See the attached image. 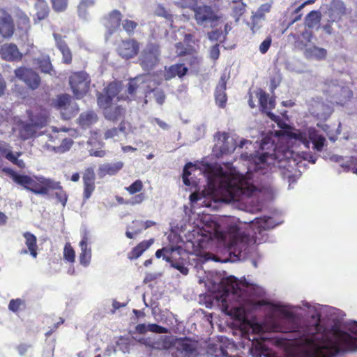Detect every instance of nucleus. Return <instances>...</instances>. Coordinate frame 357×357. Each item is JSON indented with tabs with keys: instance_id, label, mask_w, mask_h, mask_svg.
I'll return each instance as SVG.
<instances>
[{
	"instance_id": "1",
	"label": "nucleus",
	"mask_w": 357,
	"mask_h": 357,
	"mask_svg": "<svg viewBox=\"0 0 357 357\" xmlns=\"http://www.w3.org/2000/svg\"><path fill=\"white\" fill-rule=\"evenodd\" d=\"M254 226L255 228L252 236L237 225H230L225 234H220L219 237L229 250L241 253L251 245L261 243L264 241V232L274 228L276 224L273 218L264 216L256 218Z\"/></svg>"
},
{
	"instance_id": "2",
	"label": "nucleus",
	"mask_w": 357,
	"mask_h": 357,
	"mask_svg": "<svg viewBox=\"0 0 357 357\" xmlns=\"http://www.w3.org/2000/svg\"><path fill=\"white\" fill-rule=\"evenodd\" d=\"M208 188L218 196L222 202L238 201L243 195H250L255 189L253 185L244 188L243 183L233 174L219 166L211 172L208 178Z\"/></svg>"
},
{
	"instance_id": "3",
	"label": "nucleus",
	"mask_w": 357,
	"mask_h": 357,
	"mask_svg": "<svg viewBox=\"0 0 357 357\" xmlns=\"http://www.w3.org/2000/svg\"><path fill=\"white\" fill-rule=\"evenodd\" d=\"M121 89V82H112L105 88L104 93H99L97 97L98 105L103 109L104 116L108 120L116 121L124 116V108L120 105H113V102Z\"/></svg>"
},
{
	"instance_id": "4",
	"label": "nucleus",
	"mask_w": 357,
	"mask_h": 357,
	"mask_svg": "<svg viewBox=\"0 0 357 357\" xmlns=\"http://www.w3.org/2000/svg\"><path fill=\"white\" fill-rule=\"evenodd\" d=\"M13 182L36 195H47L50 188H54L53 180L43 176L33 178L29 175L19 174L13 169L4 167L2 169Z\"/></svg>"
},
{
	"instance_id": "5",
	"label": "nucleus",
	"mask_w": 357,
	"mask_h": 357,
	"mask_svg": "<svg viewBox=\"0 0 357 357\" xmlns=\"http://www.w3.org/2000/svg\"><path fill=\"white\" fill-rule=\"evenodd\" d=\"M68 82L74 97L77 99H81L89 91L91 77L85 71H75L71 73L68 78Z\"/></svg>"
},
{
	"instance_id": "6",
	"label": "nucleus",
	"mask_w": 357,
	"mask_h": 357,
	"mask_svg": "<svg viewBox=\"0 0 357 357\" xmlns=\"http://www.w3.org/2000/svg\"><path fill=\"white\" fill-rule=\"evenodd\" d=\"M160 46L156 43H148L139 57V62L145 70H152L160 61Z\"/></svg>"
},
{
	"instance_id": "7",
	"label": "nucleus",
	"mask_w": 357,
	"mask_h": 357,
	"mask_svg": "<svg viewBox=\"0 0 357 357\" xmlns=\"http://www.w3.org/2000/svg\"><path fill=\"white\" fill-rule=\"evenodd\" d=\"M54 107L61 111L64 119H70L77 114V105H71V97L70 95L63 93L57 96L54 100Z\"/></svg>"
},
{
	"instance_id": "8",
	"label": "nucleus",
	"mask_w": 357,
	"mask_h": 357,
	"mask_svg": "<svg viewBox=\"0 0 357 357\" xmlns=\"http://www.w3.org/2000/svg\"><path fill=\"white\" fill-rule=\"evenodd\" d=\"M15 74L17 78L22 80L32 90L38 89L40 85V77L31 68H18L15 70Z\"/></svg>"
},
{
	"instance_id": "9",
	"label": "nucleus",
	"mask_w": 357,
	"mask_h": 357,
	"mask_svg": "<svg viewBox=\"0 0 357 357\" xmlns=\"http://www.w3.org/2000/svg\"><path fill=\"white\" fill-rule=\"evenodd\" d=\"M174 346L185 357H197L199 354L198 342L190 338L176 339Z\"/></svg>"
},
{
	"instance_id": "10",
	"label": "nucleus",
	"mask_w": 357,
	"mask_h": 357,
	"mask_svg": "<svg viewBox=\"0 0 357 357\" xmlns=\"http://www.w3.org/2000/svg\"><path fill=\"white\" fill-rule=\"evenodd\" d=\"M15 30L12 15L5 9L0 8V36L5 39L10 38Z\"/></svg>"
},
{
	"instance_id": "11",
	"label": "nucleus",
	"mask_w": 357,
	"mask_h": 357,
	"mask_svg": "<svg viewBox=\"0 0 357 357\" xmlns=\"http://www.w3.org/2000/svg\"><path fill=\"white\" fill-rule=\"evenodd\" d=\"M139 50V42L134 39L121 40L117 47V52L123 59H129L137 55Z\"/></svg>"
},
{
	"instance_id": "12",
	"label": "nucleus",
	"mask_w": 357,
	"mask_h": 357,
	"mask_svg": "<svg viewBox=\"0 0 357 357\" xmlns=\"http://www.w3.org/2000/svg\"><path fill=\"white\" fill-rule=\"evenodd\" d=\"M195 14V19L198 24H202L204 22H212L218 20V17L210 6L194 5L191 8Z\"/></svg>"
},
{
	"instance_id": "13",
	"label": "nucleus",
	"mask_w": 357,
	"mask_h": 357,
	"mask_svg": "<svg viewBox=\"0 0 357 357\" xmlns=\"http://www.w3.org/2000/svg\"><path fill=\"white\" fill-rule=\"evenodd\" d=\"M257 96L259 100L261 111L263 113H266L267 116H268L272 121L278 122L280 120V117L271 112V109L275 108V99L269 98L268 94L261 89L257 93Z\"/></svg>"
},
{
	"instance_id": "14",
	"label": "nucleus",
	"mask_w": 357,
	"mask_h": 357,
	"mask_svg": "<svg viewBox=\"0 0 357 357\" xmlns=\"http://www.w3.org/2000/svg\"><path fill=\"white\" fill-rule=\"evenodd\" d=\"M122 14L119 10H113L103 18V24L107 30V35L111 36L116 33L122 22Z\"/></svg>"
},
{
	"instance_id": "15",
	"label": "nucleus",
	"mask_w": 357,
	"mask_h": 357,
	"mask_svg": "<svg viewBox=\"0 0 357 357\" xmlns=\"http://www.w3.org/2000/svg\"><path fill=\"white\" fill-rule=\"evenodd\" d=\"M22 155V153L21 151L13 153L12 151V147L8 143L0 140V155L4 157L19 168L24 169L26 167L25 162L23 160L19 159Z\"/></svg>"
},
{
	"instance_id": "16",
	"label": "nucleus",
	"mask_w": 357,
	"mask_h": 357,
	"mask_svg": "<svg viewBox=\"0 0 357 357\" xmlns=\"http://www.w3.org/2000/svg\"><path fill=\"white\" fill-rule=\"evenodd\" d=\"M83 199H89L96 189V174L93 167H89L84 169L82 176Z\"/></svg>"
},
{
	"instance_id": "17",
	"label": "nucleus",
	"mask_w": 357,
	"mask_h": 357,
	"mask_svg": "<svg viewBox=\"0 0 357 357\" xmlns=\"http://www.w3.org/2000/svg\"><path fill=\"white\" fill-rule=\"evenodd\" d=\"M54 38L56 47L62 54V62L67 65L71 64L73 61V54L68 45L60 34L54 33Z\"/></svg>"
},
{
	"instance_id": "18",
	"label": "nucleus",
	"mask_w": 357,
	"mask_h": 357,
	"mask_svg": "<svg viewBox=\"0 0 357 357\" xmlns=\"http://www.w3.org/2000/svg\"><path fill=\"white\" fill-rule=\"evenodd\" d=\"M23 237L25 239V245L27 249H22L20 251L21 255H26L29 253V255L33 258L36 259L38 257V245H37V238L36 236L29 232L26 231L23 233Z\"/></svg>"
},
{
	"instance_id": "19",
	"label": "nucleus",
	"mask_w": 357,
	"mask_h": 357,
	"mask_svg": "<svg viewBox=\"0 0 357 357\" xmlns=\"http://www.w3.org/2000/svg\"><path fill=\"white\" fill-rule=\"evenodd\" d=\"M124 167L122 161H118L114 163H104L99 166L98 169V175L100 178H104L106 176H114L117 174Z\"/></svg>"
},
{
	"instance_id": "20",
	"label": "nucleus",
	"mask_w": 357,
	"mask_h": 357,
	"mask_svg": "<svg viewBox=\"0 0 357 357\" xmlns=\"http://www.w3.org/2000/svg\"><path fill=\"white\" fill-rule=\"evenodd\" d=\"M0 54L4 60L8 61H20L22 56L17 46L13 43L3 45L1 47Z\"/></svg>"
},
{
	"instance_id": "21",
	"label": "nucleus",
	"mask_w": 357,
	"mask_h": 357,
	"mask_svg": "<svg viewBox=\"0 0 357 357\" xmlns=\"http://www.w3.org/2000/svg\"><path fill=\"white\" fill-rule=\"evenodd\" d=\"M28 116L29 121L38 128L45 126L47 123V112L45 109L42 108L28 111Z\"/></svg>"
},
{
	"instance_id": "22",
	"label": "nucleus",
	"mask_w": 357,
	"mask_h": 357,
	"mask_svg": "<svg viewBox=\"0 0 357 357\" xmlns=\"http://www.w3.org/2000/svg\"><path fill=\"white\" fill-rule=\"evenodd\" d=\"M347 13V8L342 0H332L329 8V15L333 21L340 20Z\"/></svg>"
},
{
	"instance_id": "23",
	"label": "nucleus",
	"mask_w": 357,
	"mask_h": 357,
	"mask_svg": "<svg viewBox=\"0 0 357 357\" xmlns=\"http://www.w3.org/2000/svg\"><path fill=\"white\" fill-rule=\"evenodd\" d=\"M188 70V68L183 63L172 65L168 68H165L164 74L165 79L167 81L170 80L176 76L181 78L187 74Z\"/></svg>"
},
{
	"instance_id": "24",
	"label": "nucleus",
	"mask_w": 357,
	"mask_h": 357,
	"mask_svg": "<svg viewBox=\"0 0 357 357\" xmlns=\"http://www.w3.org/2000/svg\"><path fill=\"white\" fill-rule=\"evenodd\" d=\"M291 36L294 38V45L300 50L305 48L313 38L312 31L305 29L301 34L291 33Z\"/></svg>"
},
{
	"instance_id": "25",
	"label": "nucleus",
	"mask_w": 357,
	"mask_h": 357,
	"mask_svg": "<svg viewBox=\"0 0 357 357\" xmlns=\"http://www.w3.org/2000/svg\"><path fill=\"white\" fill-rule=\"evenodd\" d=\"M154 243V239L144 240L134 247L130 252L128 253V258L130 260L138 259L142 254L147 250Z\"/></svg>"
},
{
	"instance_id": "26",
	"label": "nucleus",
	"mask_w": 357,
	"mask_h": 357,
	"mask_svg": "<svg viewBox=\"0 0 357 357\" xmlns=\"http://www.w3.org/2000/svg\"><path fill=\"white\" fill-rule=\"evenodd\" d=\"M88 241L89 238L85 234L79 242L81 253L79 256V263L84 266H87L91 259V249L88 247Z\"/></svg>"
},
{
	"instance_id": "27",
	"label": "nucleus",
	"mask_w": 357,
	"mask_h": 357,
	"mask_svg": "<svg viewBox=\"0 0 357 357\" xmlns=\"http://www.w3.org/2000/svg\"><path fill=\"white\" fill-rule=\"evenodd\" d=\"M304 55L307 59H315L318 61L324 60L327 56V50L323 47L312 45L304 48Z\"/></svg>"
},
{
	"instance_id": "28",
	"label": "nucleus",
	"mask_w": 357,
	"mask_h": 357,
	"mask_svg": "<svg viewBox=\"0 0 357 357\" xmlns=\"http://www.w3.org/2000/svg\"><path fill=\"white\" fill-rule=\"evenodd\" d=\"M271 5L269 3L262 4L257 13L252 17V22L250 29L253 33H255L260 28L259 22L264 17V13H268L271 10Z\"/></svg>"
},
{
	"instance_id": "29",
	"label": "nucleus",
	"mask_w": 357,
	"mask_h": 357,
	"mask_svg": "<svg viewBox=\"0 0 357 357\" xmlns=\"http://www.w3.org/2000/svg\"><path fill=\"white\" fill-rule=\"evenodd\" d=\"M36 17L35 22L46 19L50 13V8L45 0H36L35 4Z\"/></svg>"
},
{
	"instance_id": "30",
	"label": "nucleus",
	"mask_w": 357,
	"mask_h": 357,
	"mask_svg": "<svg viewBox=\"0 0 357 357\" xmlns=\"http://www.w3.org/2000/svg\"><path fill=\"white\" fill-rule=\"evenodd\" d=\"M182 251V248L179 246L164 247L155 252V257L157 258L162 257L163 259L168 262L172 258V255L177 254L178 255H181Z\"/></svg>"
},
{
	"instance_id": "31",
	"label": "nucleus",
	"mask_w": 357,
	"mask_h": 357,
	"mask_svg": "<svg viewBox=\"0 0 357 357\" xmlns=\"http://www.w3.org/2000/svg\"><path fill=\"white\" fill-rule=\"evenodd\" d=\"M36 63L40 70L45 74L50 75H55L56 71L54 70L49 56H41L36 59Z\"/></svg>"
},
{
	"instance_id": "32",
	"label": "nucleus",
	"mask_w": 357,
	"mask_h": 357,
	"mask_svg": "<svg viewBox=\"0 0 357 357\" xmlns=\"http://www.w3.org/2000/svg\"><path fill=\"white\" fill-rule=\"evenodd\" d=\"M17 29L26 33L31 28V22L28 15L22 10H19L15 15Z\"/></svg>"
},
{
	"instance_id": "33",
	"label": "nucleus",
	"mask_w": 357,
	"mask_h": 357,
	"mask_svg": "<svg viewBox=\"0 0 357 357\" xmlns=\"http://www.w3.org/2000/svg\"><path fill=\"white\" fill-rule=\"evenodd\" d=\"M171 266L177 269L181 274L186 275L188 274L189 269L185 266V261L181 257V255L177 254L172 255V258L168 261Z\"/></svg>"
},
{
	"instance_id": "34",
	"label": "nucleus",
	"mask_w": 357,
	"mask_h": 357,
	"mask_svg": "<svg viewBox=\"0 0 357 357\" xmlns=\"http://www.w3.org/2000/svg\"><path fill=\"white\" fill-rule=\"evenodd\" d=\"M325 328L321 325V357H336L337 354V349L335 346H328L324 340Z\"/></svg>"
},
{
	"instance_id": "35",
	"label": "nucleus",
	"mask_w": 357,
	"mask_h": 357,
	"mask_svg": "<svg viewBox=\"0 0 357 357\" xmlns=\"http://www.w3.org/2000/svg\"><path fill=\"white\" fill-rule=\"evenodd\" d=\"M98 120L97 115L93 112L82 113L78 119L79 124L82 128H89Z\"/></svg>"
},
{
	"instance_id": "36",
	"label": "nucleus",
	"mask_w": 357,
	"mask_h": 357,
	"mask_svg": "<svg viewBox=\"0 0 357 357\" xmlns=\"http://www.w3.org/2000/svg\"><path fill=\"white\" fill-rule=\"evenodd\" d=\"M321 19V14L319 10H312L305 17V25L309 29H313L319 24Z\"/></svg>"
},
{
	"instance_id": "37",
	"label": "nucleus",
	"mask_w": 357,
	"mask_h": 357,
	"mask_svg": "<svg viewBox=\"0 0 357 357\" xmlns=\"http://www.w3.org/2000/svg\"><path fill=\"white\" fill-rule=\"evenodd\" d=\"M54 183V188H50V190H55L56 192H55V197L58 199V201L63 205V206H65L67 200H68V195L66 192V191L63 190V187L61 185L60 182L55 181L53 180Z\"/></svg>"
},
{
	"instance_id": "38",
	"label": "nucleus",
	"mask_w": 357,
	"mask_h": 357,
	"mask_svg": "<svg viewBox=\"0 0 357 357\" xmlns=\"http://www.w3.org/2000/svg\"><path fill=\"white\" fill-rule=\"evenodd\" d=\"M37 128H38L31 121L30 123L23 124L20 130L22 138L24 139H28L33 137L36 132Z\"/></svg>"
},
{
	"instance_id": "39",
	"label": "nucleus",
	"mask_w": 357,
	"mask_h": 357,
	"mask_svg": "<svg viewBox=\"0 0 357 357\" xmlns=\"http://www.w3.org/2000/svg\"><path fill=\"white\" fill-rule=\"evenodd\" d=\"M132 225L128 227L126 231V236L130 239H132L135 236L140 234L142 230V221L134 220L132 222Z\"/></svg>"
},
{
	"instance_id": "40",
	"label": "nucleus",
	"mask_w": 357,
	"mask_h": 357,
	"mask_svg": "<svg viewBox=\"0 0 357 357\" xmlns=\"http://www.w3.org/2000/svg\"><path fill=\"white\" fill-rule=\"evenodd\" d=\"M309 138L313 144V148L315 150L321 151L323 149L326 142V139L323 135L312 132L310 134Z\"/></svg>"
},
{
	"instance_id": "41",
	"label": "nucleus",
	"mask_w": 357,
	"mask_h": 357,
	"mask_svg": "<svg viewBox=\"0 0 357 357\" xmlns=\"http://www.w3.org/2000/svg\"><path fill=\"white\" fill-rule=\"evenodd\" d=\"M288 136L291 139H294L299 142L303 144L306 147H309L310 142L307 139V135L305 132L301 130L291 131L288 132Z\"/></svg>"
},
{
	"instance_id": "42",
	"label": "nucleus",
	"mask_w": 357,
	"mask_h": 357,
	"mask_svg": "<svg viewBox=\"0 0 357 357\" xmlns=\"http://www.w3.org/2000/svg\"><path fill=\"white\" fill-rule=\"evenodd\" d=\"M227 314L238 321H243L245 319V310L243 306L234 307Z\"/></svg>"
},
{
	"instance_id": "43",
	"label": "nucleus",
	"mask_w": 357,
	"mask_h": 357,
	"mask_svg": "<svg viewBox=\"0 0 357 357\" xmlns=\"http://www.w3.org/2000/svg\"><path fill=\"white\" fill-rule=\"evenodd\" d=\"M234 6L232 7V17L236 19V21H238L239 18L245 13L246 4L243 1H235Z\"/></svg>"
},
{
	"instance_id": "44",
	"label": "nucleus",
	"mask_w": 357,
	"mask_h": 357,
	"mask_svg": "<svg viewBox=\"0 0 357 357\" xmlns=\"http://www.w3.org/2000/svg\"><path fill=\"white\" fill-rule=\"evenodd\" d=\"M63 258L70 263H74L75 261V252L69 243L65 244Z\"/></svg>"
},
{
	"instance_id": "45",
	"label": "nucleus",
	"mask_w": 357,
	"mask_h": 357,
	"mask_svg": "<svg viewBox=\"0 0 357 357\" xmlns=\"http://www.w3.org/2000/svg\"><path fill=\"white\" fill-rule=\"evenodd\" d=\"M138 89V85L137 83L134 81H130L127 84V92L128 96L126 98H123V96H116V100H119L121 99H129L134 98L135 96V93L137 92V90Z\"/></svg>"
},
{
	"instance_id": "46",
	"label": "nucleus",
	"mask_w": 357,
	"mask_h": 357,
	"mask_svg": "<svg viewBox=\"0 0 357 357\" xmlns=\"http://www.w3.org/2000/svg\"><path fill=\"white\" fill-rule=\"evenodd\" d=\"M215 137H216L217 140L218 142H221L222 145L220 146V151L222 153H226L229 152V149L228 147L226 146L225 143L227 142V140L229 138V133L226 132H218Z\"/></svg>"
},
{
	"instance_id": "47",
	"label": "nucleus",
	"mask_w": 357,
	"mask_h": 357,
	"mask_svg": "<svg viewBox=\"0 0 357 357\" xmlns=\"http://www.w3.org/2000/svg\"><path fill=\"white\" fill-rule=\"evenodd\" d=\"M122 26L123 30L128 34L131 35L134 33L135 30L137 29L138 26V23L135 21L130 20H125L122 21Z\"/></svg>"
},
{
	"instance_id": "48",
	"label": "nucleus",
	"mask_w": 357,
	"mask_h": 357,
	"mask_svg": "<svg viewBox=\"0 0 357 357\" xmlns=\"http://www.w3.org/2000/svg\"><path fill=\"white\" fill-rule=\"evenodd\" d=\"M125 189L130 195H135L141 192L143 189V183L139 179L136 180L130 185L126 187Z\"/></svg>"
},
{
	"instance_id": "49",
	"label": "nucleus",
	"mask_w": 357,
	"mask_h": 357,
	"mask_svg": "<svg viewBox=\"0 0 357 357\" xmlns=\"http://www.w3.org/2000/svg\"><path fill=\"white\" fill-rule=\"evenodd\" d=\"M215 99L216 104L220 107L223 108L225 107L227 100V97L225 91L222 92V91L215 90Z\"/></svg>"
},
{
	"instance_id": "50",
	"label": "nucleus",
	"mask_w": 357,
	"mask_h": 357,
	"mask_svg": "<svg viewBox=\"0 0 357 357\" xmlns=\"http://www.w3.org/2000/svg\"><path fill=\"white\" fill-rule=\"evenodd\" d=\"M145 198L146 196L144 193H139L131 197L130 199L126 201L125 204L132 206L140 204L144 201Z\"/></svg>"
},
{
	"instance_id": "51",
	"label": "nucleus",
	"mask_w": 357,
	"mask_h": 357,
	"mask_svg": "<svg viewBox=\"0 0 357 357\" xmlns=\"http://www.w3.org/2000/svg\"><path fill=\"white\" fill-rule=\"evenodd\" d=\"M52 8L56 11L64 10L68 5V0H51Z\"/></svg>"
},
{
	"instance_id": "52",
	"label": "nucleus",
	"mask_w": 357,
	"mask_h": 357,
	"mask_svg": "<svg viewBox=\"0 0 357 357\" xmlns=\"http://www.w3.org/2000/svg\"><path fill=\"white\" fill-rule=\"evenodd\" d=\"M148 327L149 331L158 334L167 333L168 332V329L167 328L161 326L157 324H148Z\"/></svg>"
},
{
	"instance_id": "53",
	"label": "nucleus",
	"mask_w": 357,
	"mask_h": 357,
	"mask_svg": "<svg viewBox=\"0 0 357 357\" xmlns=\"http://www.w3.org/2000/svg\"><path fill=\"white\" fill-rule=\"evenodd\" d=\"M23 304L24 301L20 298L12 299L9 303L8 309L12 312H17Z\"/></svg>"
},
{
	"instance_id": "54",
	"label": "nucleus",
	"mask_w": 357,
	"mask_h": 357,
	"mask_svg": "<svg viewBox=\"0 0 357 357\" xmlns=\"http://www.w3.org/2000/svg\"><path fill=\"white\" fill-rule=\"evenodd\" d=\"M271 43H272V38L269 36L266 37V38L260 44L259 47V52L262 54H266L268 52V50H269V48L271 45Z\"/></svg>"
},
{
	"instance_id": "55",
	"label": "nucleus",
	"mask_w": 357,
	"mask_h": 357,
	"mask_svg": "<svg viewBox=\"0 0 357 357\" xmlns=\"http://www.w3.org/2000/svg\"><path fill=\"white\" fill-rule=\"evenodd\" d=\"M192 167V165L190 162L185 165L184 167L183 172V181L185 185H190V182L188 177L190 176L191 173L189 171L188 168Z\"/></svg>"
},
{
	"instance_id": "56",
	"label": "nucleus",
	"mask_w": 357,
	"mask_h": 357,
	"mask_svg": "<svg viewBox=\"0 0 357 357\" xmlns=\"http://www.w3.org/2000/svg\"><path fill=\"white\" fill-rule=\"evenodd\" d=\"M219 47V44H215L210 48L209 56L210 58L213 61L218 60L220 56V52Z\"/></svg>"
},
{
	"instance_id": "57",
	"label": "nucleus",
	"mask_w": 357,
	"mask_h": 357,
	"mask_svg": "<svg viewBox=\"0 0 357 357\" xmlns=\"http://www.w3.org/2000/svg\"><path fill=\"white\" fill-rule=\"evenodd\" d=\"M119 129L116 128H109L105 130L104 133V139H109L114 138L115 137H117L119 135Z\"/></svg>"
},
{
	"instance_id": "58",
	"label": "nucleus",
	"mask_w": 357,
	"mask_h": 357,
	"mask_svg": "<svg viewBox=\"0 0 357 357\" xmlns=\"http://www.w3.org/2000/svg\"><path fill=\"white\" fill-rule=\"evenodd\" d=\"M342 167L345 168L347 171L351 169L353 173L357 174V158H352L350 160V165H342Z\"/></svg>"
},
{
	"instance_id": "59",
	"label": "nucleus",
	"mask_w": 357,
	"mask_h": 357,
	"mask_svg": "<svg viewBox=\"0 0 357 357\" xmlns=\"http://www.w3.org/2000/svg\"><path fill=\"white\" fill-rule=\"evenodd\" d=\"M153 92H154V97H155L156 102L160 105L163 104V102H165V95L164 92L162 90H158V91L154 90Z\"/></svg>"
},
{
	"instance_id": "60",
	"label": "nucleus",
	"mask_w": 357,
	"mask_h": 357,
	"mask_svg": "<svg viewBox=\"0 0 357 357\" xmlns=\"http://www.w3.org/2000/svg\"><path fill=\"white\" fill-rule=\"evenodd\" d=\"M156 15L158 16L163 17L166 19H169L172 17V15L168 13V11L162 6H159L156 9Z\"/></svg>"
},
{
	"instance_id": "61",
	"label": "nucleus",
	"mask_w": 357,
	"mask_h": 357,
	"mask_svg": "<svg viewBox=\"0 0 357 357\" xmlns=\"http://www.w3.org/2000/svg\"><path fill=\"white\" fill-rule=\"evenodd\" d=\"M227 81L225 75H222L220 78L218 85L215 87V90L222 91V92L226 91Z\"/></svg>"
},
{
	"instance_id": "62",
	"label": "nucleus",
	"mask_w": 357,
	"mask_h": 357,
	"mask_svg": "<svg viewBox=\"0 0 357 357\" xmlns=\"http://www.w3.org/2000/svg\"><path fill=\"white\" fill-rule=\"evenodd\" d=\"M64 322V319L63 318H59V321L54 324L52 328H51L48 331L45 333V336L47 337H50L54 332L56 331L59 326Z\"/></svg>"
},
{
	"instance_id": "63",
	"label": "nucleus",
	"mask_w": 357,
	"mask_h": 357,
	"mask_svg": "<svg viewBox=\"0 0 357 357\" xmlns=\"http://www.w3.org/2000/svg\"><path fill=\"white\" fill-rule=\"evenodd\" d=\"M31 347L30 344H20L17 346V349L18 351V353L21 356H24L26 354L28 351V349Z\"/></svg>"
},
{
	"instance_id": "64",
	"label": "nucleus",
	"mask_w": 357,
	"mask_h": 357,
	"mask_svg": "<svg viewBox=\"0 0 357 357\" xmlns=\"http://www.w3.org/2000/svg\"><path fill=\"white\" fill-rule=\"evenodd\" d=\"M93 4V0H81L78 7L79 9H86V8L91 6Z\"/></svg>"
}]
</instances>
